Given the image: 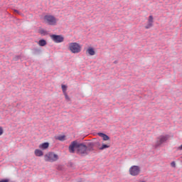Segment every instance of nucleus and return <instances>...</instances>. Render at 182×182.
Wrapping results in <instances>:
<instances>
[{
	"mask_svg": "<svg viewBox=\"0 0 182 182\" xmlns=\"http://www.w3.org/2000/svg\"><path fill=\"white\" fill-rule=\"evenodd\" d=\"M69 50L72 53H79L82 51V46L77 43H69Z\"/></svg>",
	"mask_w": 182,
	"mask_h": 182,
	"instance_id": "nucleus-1",
	"label": "nucleus"
},
{
	"mask_svg": "<svg viewBox=\"0 0 182 182\" xmlns=\"http://www.w3.org/2000/svg\"><path fill=\"white\" fill-rule=\"evenodd\" d=\"M44 22L45 23H47V25L55 26L58 22V19L52 15H46L44 16Z\"/></svg>",
	"mask_w": 182,
	"mask_h": 182,
	"instance_id": "nucleus-2",
	"label": "nucleus"
},
{
	"mask_svg": "<svg viewBox=\"0 0 182 182\" xmlns=\"http://www.w3.org/2000/svg\"><path fill=\"white\" fill-rule=\"evenodd\" d=\"M59 156L58 154L53 152H48L44 156L45 161H50V163H53V161H57L58 160Z\"/></svg>",
	"mask_w": 182,
	"mask_h": 182,
	"instance_id": "nucleus-3",
	"label": "nucleus"
},
{
	"mask_svg": "<svg viewBox=\"0 0 182 182\" xmlns=\"http://www.w3.org/2000/svg\"><path fill=\"white\" fill-rule=\"evenodd\" d=\"M140 171H141V170L139 166H132L129 169L130 176L134 177L139 176V174H140Z\"/></svg>",
	"mask_w": 182,
	"mask_h": 182,
	"instance_id": "nucleus-4",
	"label": "nucleus"
},
{
	"mask_svg": "<svg viewBox=\"0 0 182 182\" xmlns=\"http://www.w3.org/2000/svg\"><path fill=\"white\" fill-rule=\"evenodd\" d=\"M77 151L78 154H87V146L83 144H79Z\"/></svg>",
	"mask_w": 182,
	"mask_h": 182,
	"instance_id": "nucleus-5",
	"label": "nucleus"
},
{
	"mask_svg": "<svg viewBox=\"0 0 182 182\" xmlns=\"http://www.w3.org/2000/svg\"><path fill=\"white\" fill-rule=\"evenodd\" d=\"M168 135H162L158 137L157 141H156V146H161L163 143H166L167 140L169 139Z\"/></svg>",
	"mask_w": 182,
	"mask_h": 182,
	"instance_id": "nucleus-6",
	"label": "nucleus"
},
{
	"mask_svg": "<svg viewBox=\"0 0 182 182\" xmlns=\"http://www.w3.org/2000/svg\"><path fill=\"white\" fill-rule=\"evenodd\" d=\"M50 38H51L52 41H53V42H55V43H62V42H63V41H65V38H63L60 35H51Z\"/></svg>",
	"mask_w": 182,
	"mask_h": 182,
	"instance_id": "nucleus-7",
	"label": "nucleus"
},
{
	"mask_svg": "<svg viewBox=\"0 0 182 182\" xmlns=\"http://www.w3.org/2000/svg\"><path fill=\"white\" fill-rule=\"evenodd\" d=\"M79 147V144L77 143V141H73L71 142V144L69 146L68 150L70 153H75V149Z\"/></svg>",
	"mask_w": 182,
	"mask_h": 182,
	"instance_id": "nucleus-8",
	"label": "nucleus"
},
{
	"mask_svg": "<svg viewBox=\"0 0 182 182\" xmlns=\"http://www.w3.org/2000/svg\"><path fill=\"white\" fill-rule=\"evenodd\" d=\"M154 22L153 16H149L148 19V23L145 26V29H150L153 26V23Z\"/></svg>",
	"mask_w": 182,
	"mask_h": 182,
	"instance_id": "nucleus-9",
	"label": "nucleus"
},
{
	"mask_svg": "<svg viewBox=\"0 0 182 182\" xmlns=\"http://www.w3.org/2000/svg\"><path fill=\"white\" fill-rule=\"evenodd\" d=\"M97 134L100 136V137H102V140H104V141H107V140H110V137H109V136H107L106 134L99 132Z\"/></svg>",
	"mask_w": 182,
	"mask_h": 182,
	"instance_id": "nucleus-10",
	"label": "nucleus"
},
{
	"mask_svg": "<svg viewBox=\"0 0 182 182\" xmlns=\"http://www.w3.org/2000/svg\"><path fill=\"white\" fill-rule=\"evenodd\" d=\"M38 147L41 150H46V149L49 148V143L48 142H44L43 144H41Z\"/></svg>",
	"mask_w": 182,
	"mask_h": 182,
	"instance_id": "nucleus-11",
	"label": "nucleus"
},
{
	"mask_svg": "<svg viewBox=\"0 0 182 182\" xmlns=\"http://www.w3.org/2000/svg\"><path fill=\"white\" fill-rule=\"evenodd\" d=\"M34 154L37 156V157H41V156H43V151H41L40 149H36L34 151Z\"/></svg>",
	"mask_w": 182,
	"mask_h": 182,
	"instance_id": "nucleus-12",
	"label": "nucleus"
},
{
	"mask_svg": "<svg viewBox=\"0 0 182 182\" xmlns=\"http://www.w3.org/2000/svg\"><path fill=\"white\" fill-rule=\"evenodd\" d=\"M56 140H59L60 141H65L66 140V136L65 135H60L55 137Z\"/></svg>",
	"mask_w": 182,
	"mask_h": 182,
	"instance_id": "nucleus-13",
	"label": "nucleus"
},
{
	"mask_svg": "<svg viewBox=\"0 0 182 182\" xmlns=\"http://www.w3.org/2000/svg\"><path fill=\"white\" fill-rule=\"evenodd\" d=\"M87 52L90 55V56H93L95 53V49H93L92 48H87Z\"/></svg>",
	"mask_w": 182,
	"mask_h": 182,
	"instance_id": "nucleus-14",
	"label": "nucleus"
},
{
	"mask_svg": "<svg viewBox=\"0 0 182 182\" xmlns=\"http://www.w3.org/2000/svg\"><path fill=\"white\" fill-rule=\"evenodd\" d=\"M109 147H110V145L102 144V145L99 147V150H105V149H109Z\"/></svg>",
	"mask_w": 182,
	"mask_h": 182,
	"instance_id": "nucleus-15",
	"label": "nucleus"
},
{
	"mask_svg": "<svg viewBox=\"0 0 182 182\" xmlns=\"http://www.w3.org/2000/svg\"><path fill=\"white\" fill-rule=\"evenodd\" d=\"M39 46H45L46 45V41L45 40H40L38 41Z\"/></svg>",
	"mask_w": 182,
	"mask_h": 182,
	"instance_id": "nucleus-16",
	"label": "nucleus"
},
{
	"mask_svg": "<svg viewBox=\"0 0 182 182\" xmlns=\"http://www.w3.org/2000/svg\"><path fill=\"white\" fill-rule=\"evenodd\" d=\"M61 87H62V90H63V94L66 93V90H68V86H66L65 85H62Z\"/></svg>",
	"mask_w": 182,
	"mask_h": 182,
	"instance_id": "nucleus-17",
	"label": "nucleus"
},
{
	"mask_svg": "<svg viewBox=\"0 0 182 182\" xmlns=\"http://www.w3.org/2000/svg\"><path fill=\"white\" fill-rule=\"evenodd\" d=\"M39 33H41V35H43V36H45V35H48V32H46V31L43 29L40 30Z\"/></svg>",
	"mask_w": 182,
	"mask_h": 182,
	"instance_id": "nucleus-18",
	"label": "nucleus"
},
{
	"mask_svg": "<svg viewBox=\"0 0 182 182\" xmlns=\"http://www.w3.org/2000/svg\"><path fill=\"white\" fill-rule=\"evenodd\" d=\"M63 95H64L66 100H70V98H69V96L68 95L67 92H65Z\"/></svg>",
	"mask_w": 182,
	"mask_h": 182,
	"instance_id": "nucleus-19",
	"label": "nucleus"
},
{
	"mask_svg": "<svg viewBox=\"0 0 182 182\" xmlns=\"http://www.w3.org/2000/svg\"><path fill=\"white\" fill-rule=\"evenodd\" d=\"M4 134V129H2V127H0V136H2Z\"/></svg>",
	"mask_w": 182,
	"mask_h": 182,
	"instance_id": "nucleus-20",
	"label": "nucleus"
},
{
	"mask_svg": "<svg viewBox=\"0 0 182 182\" xmlns=\"http://www.w3.org/2000/svg\"><path fill=\"white\" fill-rule=\"evenodd\" d=\"M171 167H176V162L173 161L171 163Z\"/></svg>",
	"mask_w": 182,
	"mask_h": 182,
	"instance_id": "nucleus-21",
	"label": "nucleus"
},
{
	"mask_svg": "<svg viewBox=\"0 0 182 182\" xmlns=\"http://www.w3.org/2000/svg\"><path fill=\"white\" fill-rule=\"evenodd\" d=\"M0 182H9V180H8V179H4V180L0 181Z\"/></svg>",
	"mask_w": 182,
	"mask_h": 182,
	"instance_id": "nucleus-22",
	"label": "nucleus"
},
{
	"mask_svg": "<svg viewBox=\"0 0 182 182\" xmlns=\"http://www.w3.org/2000/svg\"><path fill=\"white\" fill-rule=\"evenodd\" d=\"M14 12H16V14H19V11H18V10H14Z\"/></svg>",
	"mask_w": 182,
	"mask_h": 182,
	"instance_id": "nucleus-23",
	"label": "nucleus"
},
{
	"mask_svg": "<svg viewBox=\"0 0 182 182\" xmlns=\"http://www.w3.org/2000/svg\"><path fill=\"white\" fill-rule=\"evenodd\" d=\"M179 149H180L181 150H182V145L179 147Z\"/></svg>",
	"mask_w": 182,
	"mask_h": 182,
	"instance_id": "nucleus-24",
	"label": "nucleus"
},
{
	"mask_svg": "<svg viewBox=\"0 0 182 182\" xmlns=\"http://www.w3.org/2000/svg\"><path fill=\"white\" fill-rule=\"evenodd\" d=\"M141 182H146V181H141Z\"/></svg>",
	"mask_w": 182,
	"mask_h": 182,
	"instance_id": "nucleus-25",
	"label": "nucleus"
}]
</instances>
